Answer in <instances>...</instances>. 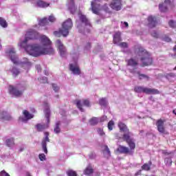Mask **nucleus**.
Returning <instances> with one entry per match:
<instances>
[{
  "instance_id": "nucleus-26",
  "label": "nucleus",
  "mask_w": 176,
  "mask_h": 176,
  "mask_svg": "<svg viewBox=\"0 0 176 176\" xmlns=\"http://www.w3.org/2000/svg\"><path fill=\"white\" fill-rule=\"evenodd\" d=\"M49 127V124H37L36 125V128L37 131H43V130H45V129H47Z\"/></svg>"
},
{
  "instance_id": "nucleus-7",
  "label": "nucleus",
  "mask_w": 176,
  "mask_h": 176,
  "mask_svg": "<svg viewBox=\"0 0 176 176\" xmlns=\"http://www.w3.org/2000/svg\"><path fill=\"white\" fill-rule=\"evenodd\" d=\"M7 54H8L11 61L15 64V65H20L21 62L19 60V56L16 55V50L14 48L12 47L8 51L6 52Z\"/></svg>"
},
{
  "instance_id": "nucleus-18",
  "label": "nucleus",
  "mask_w": 176,
  "mask_h": 176,
  "mask_svg": "<svg viewBox=\"0 0 176 176\" xmlns=\"http://www.w3.org/2000/svg\"><path fill=\"white\" fill-rule=\"evenodd\" d=\"M120 42H122V33L116 32L113 36V43L118 45Z\"/></svg>"
},
{
  "instance_id": "nucleus-49",
  "label": "nucleus",
  "mask_w": 176,
  "mask_h": 176,
  "mask_svg": "<svg viewBox=\"0 0 176 176\" xmlns=\"http://www.w3.org/2000/svg\"><path fill=\"white\" fill-rule=\"evenodd\" d=\"M18 46L21 50V49H23V38H19V41L18 43Z\"/></svg>"
},
{
  "instance_id": "nucleus-61",
  "label": "nucleus",
  "mask_w": 176,
  "mask_h": 176,
  "mask_svg": "<svg viewBox=\"0 0 176 176\" xmlns=\"http://www.w3.org/2000/svg\"><path fill=\"white\" fill-rule=\"evenodd\" d=\"M166 162L167 163H170V166H171V164H173V161L171 160V159H166Z\"/></svg>"
},
{
  "instance_id": "nucleus-17",
  "label": "nucleus",
  "mask_w": 176,
  "mask_h": 176,
  "mask_svg": "<svg viewBox=\"0 0 176 176\" xmlns=\"http://www.w3.org/2000/svg\"><path fill=\"white\" fill-rule=\"evenodd\" d=\"M69 71H71L74 75H80V69L77 65L69 64Z\"/></svg>"
},
{
  "instance_id": "nucleus-14",
  "label": "nucleus",
  "mask_w": 176,
  "mask_h": 176,
  "mask_svg": "<svg viewBox=\"0 0 176 176\" xmlns=\"http://www.w3.org/2000/svg\"><path fill=\"white\" fill-rule=\"evenodd\" d=\"M126 65L128 67H132L133 69H137V67H138V60L134 58H131L128 60H126Z\"/></svg>"
},
{
  "instance_id": "nucleus-40",
  "label": "nucleus",
  "mask_w": 176,
  "mask_h": 176,
  "mask_svg": "<svg viewBox=\"0 0 176 176\" xmlns=\"http://www.w3.org/2000/svg\"><path fill=\"white\" fill-rule=\"evenodd\" d=\"M120 47H122L123 49H127L129 47V44L126 42H122L118 44Z\"/></svg>"
},
{
  "instance_id": "nucleus-55",
  "label": "nucleus",
  "mask_w": 176,
  "mask_h": 176,
  "mask_svg": "<svg viewBox=\"0 0 176 176\" xmlns=\"http://www.w3.org/2000/svg\"><path fill=\"white\" fill-rule=\"evenodd\" d=\"M40 82L41 83H47V77H43Z\"/></svg>"
},
{
  "instance_id": "nucleus-33",
  "label": "nucleus",
  "mask_w": 176,
  "mask_h": 176,
  "mask_svg": "<svg viewBox=\"0 0 176 176\" xmlns=\"http://www.w3.org/2000/svg\"><path fill=\"white\" fill-rule=\"evenodd\" d=\"M0 26L3 28H8V22L2 17H0Z\"/></svg>"
},
{
  "instance_id": "nucleus-4",
  "label": "nucleus",
  "mask_w": 176,
  "mask_h": 176,
  "mask_svg": "<svg viewBox=\"0 0 176 176\" xmlns=\"http://www.w3.org/2000/svg\"><path fill=\"white\" fill-rule=\"evenodd\" d=\"M135 93H144V94H160V91L156 89L148 88L142 86H136L134 88Z\"/></svg>"
},
{
  "instance_id": "nucleus-64",
  "label": "nucleus",
  "mask_w": 176,
  "mask_h": 176,
  "mask_svg": "<svg viewBox=\"0 0 176 176\" xmlns=\"http://www.w3.org/2000/svg\"><path fill=\"white\" fill-rule=\"evenodd\" d=\"M44 135H45V137H49V132H45Z\"/></svg>"
},
{
  "instance_id": "nucleus-50",
  "label": "nucleus",
  "mask_w": 176,
  "mask_h": 176,
  "mask_svg": "<svg viewBox=\"0 0 176 176\" xmlns=\"http://www.w3.org/2000/svg\"><path fill=\"white\" fill-rule=\"evenodd\" d=\"M48 20L50 21V23H54V21H56V17H54L53 15H50L48 18Z\"/></svg>"
},
{
  "instance_id": "nucleus-13",
  "label": "nucleus",
  "mask_w": 176,
  "mask_h": 176,
  "mask_svg": "<svg viewBox=\"0 0 176 176\" xmlns=\"http://www.w3.org/2000/svg\"><path fill=\"white\" fill-rule=\"evenodd\" d=\"M118 127L120 129V131L124 133L123 135H131V132H130V129L127 127L126 125L124 124L123 122H119L118 123Z\"/></svg>"
},
{
  "instance_id": "nucleus-32",
  "label": "nucleus",
  "mask_w": 176,
  "mask_h": 176,
  "mask_svg": "<svg viewBox=\"0 0 176 176\" xmlns=\"http://www.w3.org/2000/svg\"><path fill=\"white\" fill-rule=\"evenodd\" d=\"M47 24H49L47 18H43L39 21V25H41L42 27H45V25H47Z\"/></svg>"
},
{
  "instance_id": "nucleus-37",
  "label": "nucleus",
  "mask_w": 176,
  "mask_h": 176,
  "mask_svg": "<svg viewBox=\"0 0 176 176\" xmlns=\"http://www.w3.org/2000/svg\"><path fill=\"white\" fill-rule=\"evenodd\" d=\"M102 9L106 12V13H112V11H111L109 7H108V4H104L102 6Z\"/></svg>"
},
{
  "instance_id": "nucleus-36",
  "label": "nucleus",
  "mask_w": 176,
  "mask_h": 176,
  "mask_svg": "<svg viewBox=\"0 0 176 176\" xmlns=\"http://www.w3.org/2000/svg\"><path fill=\"white\" fill-rule=\"evenodd\" d=\"M114 126H115V122H113V120H110L108 122L107 127L110 131H112V130H113Z\"/></svg>"
},
{
  "instance_id": "nucleus-2",
  "label": "nucleus",
  "mask_w": 176,
  "mask_h": 176,
  "mask_svg": "<svg viewBox=\"0 0 176 176\" xmlns=\"http://www.w3.org/2000/svg\"><path fill=\"white\" fill-rule=\"evenodd\" d=\"M122 140L128 144L129 148L126 146L120 145L117 148V152L120 154L133 156L134 155V150L135 149V142H134V139L131 138V135H123Z\"/></svg>"
},
{
  "instance_id": "nucleus-10",
  "label": "nucleus",
  "mask_w": 176,
  "mask_h": 176,
  "mask_svg": "<svg viewBox=\"0 0 176 176\" xmlns=\"http://www.w3.org/2000/svg\"><path fill=\"white\" fill-rule=\"evenodd\" d=\"M164 123H166V120L159 119L156 122V126L157 131L161 134H168V132L166 131V128L164 127Z\"/></svg>"
},
{
  "instance_id": "nucleus-42",
  "label": "nucleus",
  "mask_w": 176,
  "mask_h": 176,
  "mask_svg": "<svg viewBox=\"0 0 176 176\" xmlns=\"http://www.w3.org/2000/svg\"><path fill=\"white\" fill-rule=\"evenodd\" d=\"M67 174L68 176H78V174H76V172L72 170H67Z\"/></svg>"
},
{
  "instance_id": "nucleus-52",
  "label": "nucleus",
  "mask_w": 176,
  "mask_h": 176,
  "mask_svg": "<svg viewBox=\"0 0 176 176\" xmlns=\"http://www.w3.org/2000/svg\"><path fill=\"white\" fill-rule=\"evenodd\" d=\"M151 36H153V38H159V34L156 31H153L151 33Z\"/></svg>"
},
{
  "instance_id": "nucleus-62",
  "label": "nucleus",
  "mask_w": 176,
  "mask_h": 176,
  "mask_svg": "<svg viewBox=\"0 0 176 176\" xmlns=\"http://www.w3.org/2000/svg\"><path fill=\"white\" fill-rule=\"evenodd\" d=\"M124 25H125V27L127 28H129V23L127 22H124Z\"/></svg>"
},
{
  "instance_id": "nucleus-19",
  "label": "nucleus",
  "mask_w": 176,
  "mask_h": 176,
  "mask_svg": "<svg viewBox=\"0 0 176 176\" xmlns=\"http://www.w3.org/2000/svg\"><path fill=\"white\" fill-rule=\"evenodd\" d=\"M80 21L85 24V27H91V23H90V21H89V19H87V16L86 15L81 14L79 16Z\"/></svg>"
},
{
  "instance_id": "nucleus-57",
  "label": "nucleus",
  "mask_w": 176,
  "mask_h": 176,
  "mask_svg": "<svg viewBox=\"0 0 176 176\" xmlns=\"http://www.w3.org/2000/svg\"><path fill=\"white\" fill-rule=\"evenodd\" d=\"M36 69L37 70V72H42V67L40 66V65H36Z\"/></svg>"
},
{
  "instance_id": "nucleus-56",
  "label": "nucleus",
  "mask_w": 176,
  "mask_h": 176,
  "mask_svg": "<svg viewBox=\"0 0 176 176\" xmlns=\"http://www.w3.org/2000/svg\"><path fill=\"white\" fill-rule=\"evenodd\" d=\"M85 49H87V50L91 49V43H87L85 45Z\"/></svg>"
},
{
  "instance_id": "nucleus-24",
  "label": "nucleus",
  "mask_w": 176,
  "mask_h": 176,
  "mask_svg": "<svg viewBox=\"0 0 176 176\" xmlns=\"http://www.w3.org/2000/svg\"><path fill=\"white\" fill-rule=\"evenodd\" d=\"M36 4V6H38V8H49V6H50V3H47L43 0H38Z\"/></svg>"
},
{
  "instance_id": "nucleus-21",
  "label": "nucleus",
  "mask_w": 176,
  "mask_h": 176,
  "mask_svg": "<svg viewBox=\"0 0 176 176\" xmlns=\"http://www.w3.org/2000/svg\"><path fill=\"white\" fill-rule=\"evenodd\" d=\"M24 118H23V122L27 123L28 120H31V119H33L34 114L30 113V112L27 110H25L23 111Z\"/></svg>"
},
{
  "instance_id": "nucleus-34",
  "label": "nucleus",
  "mask_w": 176,
  "mask_h": 176,
  "mask_svg": "<svg viewBox=\"0 0 176 176\" xmlns=\"http://www.w3.org/2000/svg\"><path fill=\"white\" fill-rule=\"evenodd\" d=\"M60 131H61V129H60V121H58L56 123L55 128L54 129V132L56 134H58L60 133Z\"/></svg>"
},
{
  "instance_id": "nucleus-46",
  "label": "nucleus",
  "mask_w": 176,
  "mask_h": 176,
  "mask_svg": "<svg viewBox=\"0 0 176 176\" xmlns=\"http://www.w3.org/2000/svg\"><path fill=\"white\" fill-rule=\"evenodd\" d=\"M104 152L108 155V156H111V151H109V148H108V146H104Z\"/></svg>"
},
{
  "instance_id": "nucleus-43",
  "label": "nucleus",
  "mask_w": 176,
  "mask_h": 176,
  "mask_svg": "<svg viewBox=\"0 0 176 176\" xmlns=\"http://www.w3.org/2000/svg\"><path fill=\"white\" fill-rule=\"evenodd\" d=\"M159 9L160 12H167V6H164L163 4L159 5Z\"/></svg>"
},
{
  "instance_id": "nucleus-41",
  "label": "nucleus",
  "mask_w": 176,
  "mask_h": 176,
  "mask_svg": "<svg viewBox=\"0 0 176 176\" xmlns=\"http://www.w3.org/2000/svg\"><path fill=\"white\" fill-rule=\"evenodd\" d=\"M175 76H176L175 73H173V72L168 73L165 75V78H166V79H170V78H175Z\"/></svg>"
},
{
  "instance_id": "nucleus-44",
  "label": "nucleus",
  "mask_w": 176,
  "mask_h": 176,
  "mask_svg": "<svg viewBox=\"0 0 176 176\" xmlns=\"http://www.w3.org/2000/svg\"><path fill=\"white\" fill-rule=\"evenodd\" d=\"M168 25L171 28H175V27H176V22L174 21L173 20H170L169 22H168Z\"/></svg>"
},
{
  "instance_id": "nucleus-35",
  "label": "nucleus",
  "mask_w": 176,
  "mask_h": 176,
  "mask_svg": "<svg viewBox=\"0 0 176 176\" xmlns=\"http://www.w3.org/2000/svg\"><path fill=\"white\" fill-rule=\"evenodd\" d=\"M45 115L47 118V123H50V109H46L45 110Z\"/></svg>"
},
{
  "instance_id": "nucleus-9",
  "label": "nucleus",
  "mask_w": 176,
  "mask_h": 176,
  "mask_svg": "<svg viewBox=\"0 0 176 176\" xmlns=\"http://www.w3.org/2000/svg\"><path fill=\"white\" fill-rule=\"evenodd\" d=\"M129 72L133 75H138L139 80H142V79H145L148 82L151 79V77H149V76L145 74H142L140 71H138L136 69H130Z\"/></svg>"
},
{
  "instance_id": "nucleus-22",
  "label": "nucleus",
  "mask_w": 176,
  "mask_h": 176,
  "mask_svg": "<svg viewBox=\"0 0 176 176\" xmlns=\"http://www.w3.org/2000/svg\"><path fill=\"white\" fill-rule=\"evenodd\" d=\"M91 10L94 14H97L98 16L100 15V4H96L94 1H92L91 3Z\"/></svg>"
},
{
  "instance_id": "nucleus-28",
  "label": "nucleus",
  "mask_w": 176,
  "mask_h": 176,
  "mask_svg": "<svg viewBox=\"0 0 176 176\" xmlns=\"http://www.w3.org/2000/svg\"><path fill=\"white\" fill-rule=\"evenodd\" d=\"M152 166V161H149L148 164H144L142 166V170L144 171H149L151 170V166Z\"/></svg>"
},
{
  "instance_id": "nucleus-47",
  "label": "nucleus",
  "mask_w": 176,
  "mask_h": 176,
  "mask_svg": "<svg viewBox=\"0 0 176 176\" xmlns=\"http://www.w3.org/2000/svg\"><path fill=\"white\" fill-rule=\"evenodd\" d=\"M82 103L85 107H90V101H89V100L87 99L84 100Z\"/></svg>"
},
{
  "instance_id": "nucleus-59",
  "label": "nucleus",
  "mask_w": 176,
  "mask_h": 176,
  "mask_svg": "<svg viewBox=\"0 0 176 176\" xmlns=\"http://www.w3.org/2000/svg\"><path fill=\"white\" fill-rule=\"evenodd\" d=\"M142 170H139L138 172L135 173V176L141 175Z\"/></svg>"
},
{
  "instance_id": "nucleus-38",
  "label": "nucleus",
  "mask_w": 176,
  "mask_h": 176,
  "mask_svg": "<svg viewBox=\"0 0 176 176\" xmlns=\"http://www.w3.org/2000/svg\"><path fill=\"white\" fill-rule=\"evenodd\" d=\"M13 76H17L20 74V70L16 67H13L12 69Z\"/></svg>"
},
{
  "instance_id": "nucleus-15",
  "label": "nucleus",
  "mask_w": 176,
  "mask_h": 176,
  "mask_svg": "<svg viewBox=\"0 0 176 176\" xmlns=\"http://www.w3.org/2000/svg\"><path fill=\"white\" fill-rule=\"evenodd\" d=\"M148 25L150 28H155L157 25V19L155 16H149L147 19Z\"/></svg>"
},
{
  "instance_id": "nucleus-8",
  "label": "nucleus",
  "mask_w": 176,
  "mask_h": 176,
  "mask_svg": "<svg viewBox=\"0 0 176 176\" xmlns=\"http://www.w3.org/2000/svg\"><path fill=\"white\" fill-rule=\"evenodd\" d=\"M55 45L58 50L60 56H61V57H65V54H67V48L65 46H64V44L63 42H61V40H56Z\"/></svg>"
},
{
  "instance_id": "nucleus-31",
  "label": "nucleus",
  "mask_w": 176,
  "mask_h": 176,
  "mask_svg": "<svg viewBox=\"0 0 176 176\" xmlns=\"http://www.w3.org/2000/svg\"><path fill=\"white\" fill-rule=\"evenodd\" d=\"M76 105L80 112H85V109L82 107L83 105L82 104V101H80V100H77L76 101Z\"/></svg>"
},
{
  "instance_id": "nucleus-48",
  "label": "nucleus",
  "mask_w": 176,
  "mask_h": 176,
  "mask_svg": "<svg viewBox=\"0 0 176 176\" xmlns=\"http://www.w3.org/2000/svg\"><path fill=\"white\" fill-rule=\"evenodd\" d=\"M98 134H99V135H105V133L104 132V130L101 129L100 128H98Z\"/></svg>"
},
{
  "instance_id": "nucleus-30",
  "label": "nucleus",
  "mask_w": 176,
  "mask_h": 176,
  "mask_svg": "<svg viewBox=\"0 0 176 176\" xmlns=\"http://www.w3.org/2000/svg\"><path fill=\"white\" fill-rule=\"evenodd\" d=\"M62 31H63V29L60 28L58 31L54 32V35L57 36V38H60L61 35L64 37L68 36V35H64Z\"/></svg>"
},
{
  "instance_id": "nucleus-6",
  "label": "nucleus",
  "mask_w": 176,
  "mask_h": 176,
  "mask_svg": "<svg viewBox=\"0 0 176 176\" xmlns=\"http://www.w3.org/2000/svg\"><path fill=\"white\" fill-rule=\"evenodd\" d=\"M8 93L10 96L15 97L16 98H17V97H21V94H23V91L20 90V87L19 85H16V87L10 85L8 87Z\"/></svg>"
},
{
  "instance_id": "nucleus-39",
  "label": "nucleus",
  "mask_w": 176,
  "mask_h": 176,
  "mask_svg": "<svg viewBox=\"0 0 176 176\" xmlns=\"http://www.w3.org/2000/svg\"><path fill=\"white\" fill-rule=\"evenodd\" d=\"M99 104L102 107H107V100L105 99V98H102L101 99H100Z\"/></svg>"
},
{
  "instance_id": "nucleus-51",
  "label": "nucleus",
  "mask_w": 176,
  "mask_h": 176,
  "mask_svg": "<svg viewBox=\"0 0 176 176\" xmlns=\"http://www.w3.org/2000/svg\"><path fill=\"white\" fill-rule=\"evenodd\" d=\"M0 176H10L5 170H3L0 172Z\"/></svg>"
},
{
  "instance_id": "nucleus-3",
  "label": "nucleus",
  "mask_w": 176,
  "mask_h": 176,
  "mask_svg": "<svg viewBox=\"0 0 176 176\" xmlns=\"http://www.w3.org/2000/svg\"><path fill=\"white\" fill-rule=\"evenodd\" d=\"M138 54L141 56V67H149L153 64V58L151 56V54L142 47L138 48Z\"/></svg>"
},
{
  "instance_id": "nucleus-53",
  "label": "nucleus",
  "mask_w": 176,
  "mask_h": 176,
  "mask_svg": "<svg viewBox=\"0 0 176 176\" xmlns=\"http://www.w3.org/2000/svg\"><path fill=\"white\" fill-rule=\"evenodd\" d=\"M52 89L54 90V91H58L60 90V88L57 86L56 84H52Z\"/></svg>"
},
{
  "instance_id": "nucleus-16",
  "label": "nucleus",
  "mask_w": 176,
  "mask_h": 176,
  "mask_svg": "<svg viewBox=\"0 0 176 176\" xmlns=\"http://www.w3.org/2000/svg\"><path fill=\"white\" fill-rule=\"evenodd\" d=\"M12 119L13 118H12V116H10V114H9L6 111H3L0 113V120H3V122H5L12 120Z\"/></svg>"
},
{
  "instance_id": "nucleus-29",
  "label": "nucleus",
  "mask_w": 176,
  "mask_h": 176,
  "mask_svg": "<svg viewBox=\"0 0 176 176\" xmlns=\"http://www.w3.org/2000/svg\"><path fill=\"white\" fill-rule=\"evenodd\" d=\"M98 118L96 117H94L89 120V123L91 126H96V124H98Z\"/></svg>"
},
{
  "instance_id": "nucleus-58",
  "label": "nucleus",
  "mask_w": 176,
  "mask_h": 176,
  "mask_svg": "<svg viewBox=\"0 0 176 176\" xmlns=\"http://www.w3.org/2000/svg\"><path fill=\"white\" fill-rule=\"evenodd\" d=\"M164 41L165 42H171V38H170L169 37L166 36V37L164 38Z\"/></svg>"
},
{
  "instance_id": "nucleus-1",
  "label": "nucleus",
  "mask_w": 176,
  "mask_h": 176,
  "mask_svg": "<svg viewBox=\"0 0 176 176\" xmlns=\"http://www.w3.org/2000/svg\"><path fill=\"white\" fill-rule=\"evenodd\" d=\"M41 42L43 44V47L38 44H32L23 46L26 53L34 57H38L42 54H54V49L52 47V41L47 36L43 35L41 36Z\"/></svg>"
},
{
  "instance_id": "nucleus-23",
  "label": "nucleus",
  "mask_w": 176,
  "mask_h": 176,
  "mask_svg": "<svg viewBox=\"0 0 176 176\" xmlns=\"http://www.w3.org/2000/svg\"><path fill=\"white\" fill-rule=\"evenodd\" d=\"M32 65V63H31V62L28 61V58H23V69L26 70V72H28V69H30V68H31Z\"/></svg>"
},
{
  "instance_id": "nucleus-12",
  "label": "nucleus",
  "mask_w": 176,
  "mask_h": 176,
  "mask_svg": "<svg viewBox=\"0 0 176 176\" xmlns=\"http://www.w3.org/2000/svg\"><path fill=\"white\" fill-rule=\"evenodd\" d=\"M38 38V33L36 31L30 30L28 31L25 35V40L23 41V43H27L28 41H31L32 39H36Z\"/></svg>"
},
{
  "instance_id": "nucleus-60",
  "label": "nucleus",
  "mask_w": 176,
  "mask_h": 176,
  "mask_svg": "<svg viewBox=\"0 0 176 176\" xmlns=\"http://www.w3.org/2000/svg\"><path fill=\"white\" fill-rule=\"evenodd\" d=\"M19 123H23V116H20L18 120Z\"/></svg>"
},
{
  "instance_id": "nucleus-5",
  "label": "nucleus",
  "mask_w": 176,
  "mask_h": 176,
  "mask_svg": "<svg viewBox=\"0 0 176 176\" xmlns=\"http://www.w3.org/2000/svg\"><path fill=\"white\" fill-rule=\"evenodd\" d=\"M72 27H74V23H72V19H68L65 20L62 23V32L63 35H69V30H72Z\"/></svg>"
},
{
  "instance_id": "nucleus-63",
  "label": "nucleus",
  "mask_w": 176,
  "mask_h": 176,
  "mask_svg": "<svg viewBox=\"0 0 176 176\" xmlns=\"http://www.w3.org/2000/svg\"><path fill=\"white\" fill-rule=\"evenodd\" d=\"M44 74L47 76L49 75V72H47V70H45Z\"/></svg>"
},
{
  "instance_id": "nucleus-45",
  "label": "nucleus",
  "mask_w": 176,
  "mask_h": 176,
  "mask_svg": "<svg viewBox=\"0 0 176 176\" xmlns=\"http://www.w3.org/2000/svg\"><path fill=\"white\" fill-rule=\"evenodd\" d=\"M38 159L41 162H45V160H46V155L43 153H41L38 155Z\"/></svg>"
},
{
  "instance_id": "nucleus-25",
  "label": "nucleus",
  "mask_w": 176,
  "mask_h": 176,
  "mask_svg": "<svg viewBox=\"0 0 176 176\" xmlns=\"http://www.w3.org/2000/svg\"><path fill=\"white\" fill-rule=\"evenodd\" d=\"M6 144L8 146V148H13V146H14V138H6Z\"/></svg>"
},
{
  "instance_id": "nucleus-20",
  "label": "nucleus",
  "mask_w": 176,
  "mask_h": 176,
  "mask_svg": "<svg viewBox=\"0 0 176 176\" xmlns=\"http://www.w3.org/2000/svg\"><path fill=\"white\" fill-rule=\"evenodd\" d=\"M50 142V139H49V137H45L41 142L42 145V149L46 155H47V143Z\"/></svg>"
},
{
  "instance_id": "nucleus-27",
  "label": "nucleus",
  "mask_w": 176,
  "mask_h": 176,
  "mask_svg": "<svg viewBox=\"0 0 176 176\" xmlns=\"http://www.w3.org/2000/svg\"><path fill=\"white\" fill-rule=\"evenodd\" d=\"M94 173V169H93V167H91L90 165H89L85 170H84V174L85 175H91Z\"/></svg>"
},
{
  "instance_id": "nucleus-11",
  "label": "nucleus",
  "mask_w": 176,
  "mask_h": 176,
  "mask_svg": "<svg viewBox=\"0 0 176 176\" xmlns=\"http://www.w3.org/2000/svg\"><path fill=\"white\" fill-rule=\"evenodd\" d=\"M122 0H111L109 3V7L113 10H116V12H119V10H122Z\"/></svg>"
},
{
  "instance_id": "nucleus-54",
  "label": "nucleus",
  "mask_w": 176,
  "mask_h": 176,
  "mask_svg": "<svg viewBox=\"0 0 176 176\" xmlns=\"http://www.w3.org/2000/svg\"><path fill=\"white\" fill-rule=\"evenodd\" d=\"M89 159H96V153L94 152H91L89 154Z\"/></svg>"
}]
</instances>
